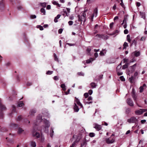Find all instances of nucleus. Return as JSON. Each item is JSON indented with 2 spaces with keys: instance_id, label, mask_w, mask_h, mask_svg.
<instances>
[{
  "instance_id": "obj_18",
  "label": "nucleus",
  "mask_w": 147,
  "mask_h": 147,
  "mask_svg": "<svg viewBox=\"0 0 147 147\" xmlns=\"http://www.w3.org/2000/svg\"><path fill=\"white\" fill-rule=\"evenodd\" d=\"M53 128L52 127H51V128L50 132V136L51 137H53V133H54V131H53Z\"/></svg>"
},
{
  "instance_id": "obj_32",
  "label": "nucleus",
  "mask_w": 147,
  "mask_h": 147,
  "mask_svg": "<svg viewBox=\"0 0 147 147\" xmlns=\"http://www.w3.org/2000/svg\"><path fill=\"white\" fill-rule=\"evenodd\" d=\"M40 11L41 13H43V15H45V10L44 9L41 8L40 9Z\"/></svg>"
},
{
  "instance_id": "obj_43",
  "label": "nucleus",
  "mask_w": 147,
  "mask_h": 147,
  "mask_svg": "<svg viewBox=\"0 0 147 147\" xmlns=\"http://www.w3.org/2000/svg\"><path fill=\"white\" fill-rule=\"evenodd\" d=\"M94 134L93 133H90L89 134V136L91 137H94Z\"/></svg>"
},
{
  "instance_id": "obj_22",
  "label": "nucleus",
  "mask_w": 147,
  "mask_h": 147,
  "mask_svg": "<svg viewBox=\"0 0 147 147\" xmlns=\"http://www.w3.org/2000/svg\"><path fill=\"white\" fill-rule=\"evenodd\" d=\"M94 60V59H93L92 58H90L89 59L86 61V63H89L93 61Z\"/></svg>"
},
{
  "instance_id": "obj_45",
  "label": "nucleus",
  "mask_w": 147,
  "mask_h": 147,
  "mask_svg": "<svg viewBox=\"0 0 147 147\" xmlns=\"http://www.w3.org/2000/svg\"><path fill=\"white\" fill-rule=\"evenodd\" d=\"M140 92H143V86H141L140 87Z\"/></svg>"
},
{
  "instance_id": "obj_33",
  "label": "nucleus",
  "mask_w": 147,
  "mask_h": 147,
  "mask_svg": "<svg viewBox=\"0 0 147 147\" xmlns=\"http://www.w3.org/2000/svg\"><path fill=\"white\" fill-rule=\"evenodd\" d=\"M91 51V49L90 47L88 48L87 49V54L88 55H90V52Z\"/></svg>"
},
{
  "instance_id": "obj_56",
  "label": "nucleus",
  "mask_w": 147,
  "mask_h": 147,
  "mask_svg": "<svg viewBox=\"0 0 147 147\" xmlns=\"http://www.w3.org/2000/svg\"><path fill=\"white\" fill-rule=\"evenodd\" d=\"M51 6L50 5H47V9H51Z\"/></svg>"
},
{
  "instance_id": "obj_9",
  "label": "nucleus",
  "mask_w": 147,
  "mask_h": 147,
  "mask_svg": "<svg viewBox=\"0 0 147 147\" xmlns=\"http://www.w3.org/2000/svg\"><path fill=\"white\" fill-rule=\"evenodd\" d=\"M135 113L136 115H141L143 113L142 109H140L136 110L135 111Z\"/></svg>"
},
{
  "instance_id": "obj_3",
  "label": "nucleus",
  "mask_w": 147,
  "mask_h": 147,
  "mask_svg": "<svg viewBox=\"0 0 147 147\" xmlns=\"http://www.w3.org/2000/svg\"><path fill=\"white\" fill-rule=\"evenodd\" d=\"M81 138V135L78 136L76 135H74L73 136V137L72 138L71 140L72 141L73 139L75 138V140L74 142H75V143L76 144V143H77L79 142Z\"/></svg>"
},
{
  "instance_id": "obj_58",
  "label": "nucleus",
  "mask_w": 147,
  "mask_h": 147,
  "mask_svg": "<svg viewBox=\"0 0 147 147\" xmlns=\"http://www.w3.org/2000/svg\"><path fill=\"white\" fill-rule=\"evenodd\" d=\"M76 144L75 142H74L72 144L71 146H70V147H75V146L76 145Z\"/></svg>"
},
{
  "instance_id": "obj_25",
  "label": "nucleus",
  "mask_w": 147,
  "mask_h": 147,
  "mask_svg": "<svg viewBox=\"0 0 147 147\" xmlns=\"http://www.w3.org/2000/svg\"><path fill=\"white\" fill-rule=\"evenodd\" d=\"M92 88H94L96 87V84L94 82H92L90 84Z\"/></svg>"
},
{
  "instance_id": "obj_52",
  "label": "nucleus",
  "mask_w": 147,
  "mask_h": 147,
  "mask_svg": "<svg viewBox=\"0 0 147 147\" xmlns=\"http://www.w3.org/2000/svg\"><path fill=\"white\" fill-rule=\"evenodd\" d=\"M53 79L55 80H58L59 79V77L57 76H55L54 77Z\"/></svg>"
},
{
  "instance_id": "obj_46",
  "label": "nucleus",
  "mask_w": 147,
  "mask_h": 147,
  "mask_svg": "<svg viewBox=\"0 0 147 147\" xmlns=\"http://www.w3.org/2000/svg\"><path fill=\"white\" fill-rule=\"evenodd\" d=\"M120 78L122 81H124L125 80V79L123 76H121Z\"/></svg>"
},
{
  "instance_id": "obj_5",
  "label": "nucleus",
  "mask_w": 147,
  "mask_h": 147,
  "mask_svg": "<svg viewBox=\"0 0 147 147\" xmlns=\"http://www.w3.org/2000/svg\"><path fill=\"white\" fill-rule=\"evenodd\" d=\"M106 142L108 144H111L113 143L115 141L114 138L110 137L106 138L105 140Z\"/></svg>"
},
{
  "instance_id": "obj_37",
  "label": "nucleus",
  "mask_w": 147,
  "mask_h": 147,
  "mask_svg": "<svg viewBox=\"0 0 147 147\" xmlns=\"http://www.w3.org/2000/svg\"><path fill=\"white\" fill-rule=\"evenodd\" d=\"M128 66V64L127 63H126L125 65H123V66L122 69H125L127 68Z\"/></svg>"
},
{
  "instance_id": "obj_14",
  "label": "nucleus",
  "mask_w": 147,
  "mask_h": 147,
  "mask_svg": "<svg viewBox=\"0 0 147 147\" xmlns=\"http://www.w3.org/2000/svg\"><path fill=\"white\" fill-rule=\"evenodd\" d=\"M107 50L106 49H102L100 52V55L101 56H103L106 54Z\"/></svg>"
},
{
  "instance_id": "obj_39",
  "label": "nucleus",
  "mask_w": 147,
  "mask_h": 147,
  "mask_svg": "<svg viewBox=\"0 0 147 147\" xmlns=\"http://www.w3.org/2000/svg\"><path fill=\"white\" fill-rule=\"evenodd\" d=\"M45 140V138L43 135L41 136L40 138V141L41 142H43Z\"/></svg>"
},
{
  "instance_id": "obj_55",
  "label": "nucleus",
  "mask_w": 147,
  "mask_h": 147,
  "mask_svg": "<svg viewBox=\"0 0 147 147\" xmlns=\"http://www.w3.org/2000/svg\"><path fill=\"white\" fill-rule=\"evenodd\" d=\"M124 32L125 34H127L128 32V30L127 29H125L124 30Z\"/></svg>"
},
{
  "instance_id": "obj_30",
  "label": "nucleus",
  "mask_w": 147,
  "mask_h": 147,
  "mask_svg": "<svg viewBox=\"0 0 147 147\" xmlns=\"http://www.w3.org/2000/svg\"><path fill=\"white\" fill-rule=\"evenodd\" d=\"M121 68V65H119L117 67V71H119Z\"/></svg>"
},
{
  "instance_id": "obj_11",
  "label": "nucleus",
  "mask_w": 147,
  "mask_h": 147,
  "mask_svg": "<svg viewBox=\"0 0 147 147\" xmlns=\"http://www.w3.org/2000/svg\"><path fill=\"white\" fill-rule=\"evenodd\" d=\"M127 18L126 16H125L124 19L123 20V22H124V24L123 25V27L124 28H126L127 27Z\"/></svg>"
},
{
  "instance_id": "obj_63",
  "label": "nucleus",
  "mask_w": 147,
  "mask_h": 147,
  "mask_svg": "<svg viewBox=\"0 0 147 147\" xmlns=\"http://www.w3.org/2000/svg\"><path fill=\"white\" fill-rule=\"evenodd\" d=\"M69 19L71 20H73L74 19V17L73 16H71L69 17Z\"/></svg>"
},
{
  "instance_id": "obj_15",
  "label": "nucleus",
  "mask_w": 147,
  "mask_h": 147,
  "mask_svg": "<svg viewBox=\"0 0 147 147\" xmlns=\"http://www.w3.org/2000/svg\"><path fill=\"white\" fill-rule=\"evenodd\" d=\"M132 54H134L135 56L137 57L140 55V52L138 51H135L132 53Z\"/></svg>"
},
{
  "instance_id": "obj_60",
  "label": "nucleus",
  "mask_w": 147,
  "mask_h": 147,
  "mask_svg": "<svg viewBox=\"0 0 147 147\" xmlns=\"http://www.w3.org/2000/svg\"><path fill=\"white\" fill-rule=\"evenodd\" d=\"M92 90H90L88 91V93L90 95H91L92 93Z\"/></svg>"
},
{
  "instance_id": "obj_41",
  "label": "nucleus",
  "mask_w": 147,
  "mask_h": 147,
  "mask_svg": "<svg viewBox=\"0 0 147 147\" xmlns=\"http://www.w3.org/2000/svg\"><path fill=\"white\" fill-rule=\"evenodd\" d=\"M117 75L119 76H120L123 74L122 72L120 71V70L119 71H117Z\"/></svg>"
},
{
  "instance_id": "obj_49",
  "label": "nucleus",
  "mask_w": 147,
  "mask_h": 147,
  "mask_svg": "<svg viewBox=\"0 0 147 147\" xmlns=\"http://www.w3.org/2000/svg\"><path fill=\"white\" fill-rule=\"evenodd\" d=\"M121 3H120V5L122 7H124V4L123 3V1L122 0H121Z\"/></svg>"
},
{
  "instance_id": "obj_4",
  "label": "nucleus",
  "mask_w": 147,
  "mask_h": 147,
  "mask_svg": "<svg viewBox=\"0 0 147 147\" xmlns=\"http://www.w3.org/2000/svg\"><path fill=\"white\" fill-rule=\"evenodd\" d=\"M132 97L133 98L134 100L135 101V102H136V104L138 106L141 107L138 104V103L137 102V100L138 99L137 98V96L134 93V89H132Z\"/></svg>"
},
{
  "instance_id": "obj_34",
  "label": "nucleus",
  "mask_w": 147,
  "mask_h": 147,
  "mask_svg": "<svg viewBox=\"0 0 147 147\" xmlns=\"http://www.w3.org/2000/svg\"><path fill=\"white\" fill-rule=\"evenodd\" d=\"M129 81L131 83H133V82L134 79L133 78L132 76L129 78Z\"/></svg>"
},
{
  "instance_id": "obj_48",
  "label": "nucleus",
  "mask_w": 147,
  "mask_h": 147,
  "mask_svg": "<svg viewBox=\"0 0 147 147\" xmlns=\"http://www.w3.org/2000/svg\"><path fill=\"white\" fill-rule=\"evenodd\" d=\"M68 24L70 26L72 25L73 24V22L71 21H70L68 22Z\"/></svg>"
},
{
  "instance_id": "obj_51",
  "label": "nucleus",
  "mask_w": 147,
  "mask_h": 147,
  "mask_svg": "<svg viewBox=\"0 0 147 147\" xmlns=\"http://www.w3.org/2000/svg\"><path fill=\"white\" fill-rule=\"evenodd\" d=\"M78 74L80 76H84V74L82 72H79L78 73Z\"/></svg>"
},
{
  "instance_id": "obj_42",
  "label": "nucleus",
  "mask_w": 147,
  "mask_h": 147,
  "mask_svg": "<svg viewBox=\"0 0 147 147\" xmlns=\"http://www.w3.org/2000/svg\"><path fill=\"white\" fill-rule=\"evenodd\" d=\"M3 1L0 2V7H3Z\"/></svg>"
},
{
  "instance_id": "obj_8",
  "label": "nucleus",
  "mask_w": 147,
  "mask_h": 147,
  "mask_svg": "<svg viewBox=\"0 0 147 147\" xmlns=\"http://www.w3.org/2000/svg\"><path fill=\"white\" fill-rule=\"evenodd\" d=\"M96 36L99 38H101L102 39L106 40L108 39L109 37L107 35L102 34H98Z\"/></svg>"
},
{
  "instance_id": "obj_26",
  "label": "nucleus",
  "mask_w": 147,
  "mask_h": 147,
  "mask_svg": "<svg viewBox=\"0 0 147 147\" xmlns=\"http://www.w3.org/2000/svg\"><path fill=\"white\" fill-rule=\"evenodd\" d=\"M24 105V103L22 102H20L18 103V107H22Z\"/></svg>"
},
{
  "instance_id": "obj_28",
  "label": "nucleus",
  "mask_w": 147,
  "mask_h": 147,
  "mask_svg": "<svg viewBox=\"0 0 147 147\" xmlns=\"http://www.w3.org/2000/svg\"><path fill=\"white\" fill-rule=\"evenodd\" d=\"M61 87L62 88L63 90L65 91L66 90L65 85L64 84H61Z\"/></svg>"
},
{
  "instance_id": "obj_38",
  "label": "nucleus",
  "mask_w": 147,
  "mask_h": 147,
  "mask_svg": "<svg viewBox=\"0 0 147 147\" xmlns=\"http://www.w3.org/2000/svg\"><path fill=\"white\" fill-rule=\"evenodd\" d=\"M30 18L31 19H34L36 18V16L35 15H31L30 16Z\"/></svg>"
},
{
  "instance_id": "obj_47",
  "label": "nucleus",
  "mask_w": 147,
  "mask_h": 147,
  "mask_svg": "<svg viewBox=\"0 0 147 147\" xmlns=\"http://www.w3.org/2000/svg\"><path fill=\"white\" fill-rule=\"evenodd\" d=\"M138 75V73L137 72H136L134 74V77L136 78Z\"/></svg>"
},
{
  "instance_id": "obj_54",
  "label": "nucleus",
  "mask_w": 147,
  "mask_h": 147,
  "mask_svg": "<svg viewBox=\"0 0 147 147\" xmlns=\"http://www.w3.org/2000/svg\"><path fill=\"white\" fill-rule=\"evenodd\" d=\"M113 24H114V23L113 22H112L110 24L109 26H110V28H112V27L113 26Z\"/></svg>"
},
{
  "instance_id": "obj_44",
  "label": "nucleus",
  "mask_w": 147,
  "mask_h": 147,
  "mask_svg": "<svg viewBox=\"0 0 147 147\" xmlns=\"http://www.w3.org/2000/svg\"><path fill=\"white\" fill-rule=\"evenodd\" d=\"M84 102H85V104H89L92 103V101L88 102V101H85Z\"/></svg>"
},
{
  "instance_id": "obj_10",
  "label": "nucleus",
  "mask_w": 147,
  "mask_h": 147,
  "mask_svg": "<svg viewBox=\"0 0 147 147\" xmlns=\"http://www.w3.org/2000/svg\"><path fill=\"white\" fill-rule=\"evenodd\" d=\"M127 104L131 106H133L134 104L130 98H128L127 100Z\"/></svg>"
},
{
  "instance_id": "obj_17",
  "label": "nucleus",
  "mask_w": 147,
  "mask_h": 147,
  "mask_svg": "<svg viewBox=\"0 0 147 147\" xmlns=\"http://www.w3.org/2000/svg\"><path fill=\"white\" fill-rule=\"evenodd\" d=\"M136 64H134V65L131 66L130 67V69L131 70V71L132 72L134 71L136 68Z\"/></svg>"
},
{
  "instance_id": "obj_27",
  "label": "nucleus",
  "mask_w": 147,
  "mask_h": 147,
  "mask_svg": "<svg viewBox=\"0 0 147 147\" xmlns=\"http://www.w3.org/2000/svg\"><path fill=\"white\" fill-rule=\"evenodd\" d=\"M53 55L55 60V61L58 62L59 59L57 57V56L56 55L55 53H54Z\"/></svg>"
},
{
  "instance_id": "obj_20",
  "label": "nucleus",
  "mask_w": 147,
  "mask_h": 147,
  "mask_svg": "<svg viewBox=\"0 0 147 147\" xmlns=\"http://www.w3.org/2000/svg\"><path fill=\"white\" fill-rule=\"evenodd\" d=\"M24 131V130L22 128L19 127L18 129V134H21Z\"/></svg>"
},
{
  "instance_id": "obj_7",
  "label": "nucleus",
  "mask_w": 147,
  "mask_h": 147,
  "mask_svg": "<svg viewBox=\"0 0 147 147\" xmlns=\"http://www.w3.org/2000/svg\"><path fill=\"white\" fill-rule=\"evenodd\" d=\"M93 125L94 127L98 131L100 130L102 128V126L101 125H98L97 123H94L93 124Z\"/></svg>"
},
{
  "instance_id": "obj_36",
  "label": "nucleus",
  "mask_w": 147,
  "mask_h": 147,
  "mask_svg": "<svg viewBox=\"0 0 147 147\" xmlns=\"http://www.w3.org/2000/svg\"><path fill=\"white\" fill-rule=\"evenodd\" d=\"M37 27L39 29L41 30H43V27L42 26H41L40 25H38L37 26Z\"/></svg>"
},
{
  "instance_id": "obj_40",
  "label": "nucleus",
  "mask_w": 147,
  "mask_h": 147,
  "mask_svg": "<svg viewBox=\"0 0 147 147\" xmlns=\"http://www.w3.org/2000/svg\"><path fill=\"white\" fill-rule=\"evenodd\" d=\"M53 71H48L46 73V74L47 75H51L52 74Z\"/></svg>"
},
{
  "instance_id": "obj_59",
  "label": "nucleus",
  "mask_w": 147,
  "mask_h": 147,
  "mask_svg": "<svg viewBox=\"0 0 147 147\" xmlns=\"http://www.w3.org/2000/svg\"><path fill=\"white\" fill-rule=\"evenodd\" d=\"M146 38L145 37L142 36L140 39L141 40L144 41L145 40Z\"/></svg>"
},
{
  "instance_id": "obj_29",
  "label": "nucleus",
  "mask_w": 147,
  "mask_h": 147,
  "mask_svg": "<svg viewBox=\"0 0 147 147\" xmlns=\"http://www.w3.org/2000/svg\"><path fill=\"white\" fill-rule=\"evenodd\" d=\"M128 46V44L126 42H125L123 45V49H124L126 48Z\"/></svg>"
},
{
  "instance_id": "obj_16",
  "label": "nucleus",
  "mask_w": 147,
  "mask_h": 147,
  "mask_svg": "<svg viewBox=\"0 0 147 147\" xmlns=\"http://www.w3.org/2000/svg\"><path fill=\"white\" fill-rule=\"evenodd\" d=\"M85 14H84V13H83L82 15L81 16V19L80 18H79V20H80V21H84L85 20Z\"/></svg>"
},
{
  "instance_id": "obj_62",
  "label": "nucleus",
  "mask_w": 147,
  "mask_h": 147,
  "mask_svg": "<svg viewBox=\"0 0 147 147\" xmlns=\"http://www.w3.org/2000/svg\"><path fill=\"white\" fill-rule=\"evenodd\" d=\"M88 101H90L92 100V98L91 96H89L88 97Z\"/></svg>"
},
{
  "instance_id": "obj_13",
  "label": "nucleus",
  "mask_w": 147,
  "mask_h": 147,
  "mask_svg": "<svg viewBox=\"0 0 147 147\" xmlns=\"http://www.w3.org/2000/svg\"><path fill=\"white\" fill-rule=\"evenodd\" d=\"M32 136L36 138H38L40 137V134L39 133L37 132H33L32 133Z\"/></svg>"
},
{
  "instance_id": "obj_57",
  "label": "nucleus",
  "mask_w": 147,
  "mask_h": 147,
  "mask_svg": "<svg viewBox=\"0 0 147 147\" xmlns=\"http://www.w3.org/2000/svg\"><path fill=\"white\" fill-rule=\"evenodd\" d=\"M146 122V120L145 119L142 120L141 121V122L142 124Z\"/></svg>"
},
{
  "instance_id": "obj_1",
  "label": "nucleus",
  "mask_w": 147,
  "mask_h": 147,
  "mask_svg": "<svg viewBox=\"0 0 147 147\" xmlns=\"http://www.w3.org/2000/svg\"><path fill=\"white\" fill-rule=\"evenodd\" d=\"M42 115L40 114L37 117L36 120L34 122L35 125H37L41 121H43V125L41 128H38L37 130L41 131L43 130L44 132L48 133L49 132V127L50 126V123L49 121L45 119H42Z\"/></svg>"
},
{
  "instance_id": "obj_64",
  "label": "nucleus",
  "mask_w": 147,
  "mask_h": 147,
  "mask_svg": "<svg viewBox=\"0 0 147 147\" xmlns=\"http://www.w3.org/2000/svg\"><path fill=\"white\" fill-rule=\"evenodd\" d=\"M136 4L138 7H139L140 5V3L139 2H137L136 3Z\"/></svg>"
},
{
  "instance_id": "obj_61",
  "label": "nucleus",
  "mask_w": 147,
  "mask_h": 147,
  "mask_svg": "<svg viewBox=\"0 0 147 147\" xmlns=\"http://www.w3.org/2000/svg\"><path fill=\"white\" fill-rule=\"evenodd\" d=\"M94 56L95 58H97L98 56V53H95L94 54Z\"/></svg>"
},
{
  "instance_id": "obj_19",
  "label": "nucleus",
  "mask_w": 147,
  "mask_h": 147,
  "mask_svg": "<svg viewBox=\"0 0 147 147\" xmlns=\"http://www.w3.org/2000/svg\"><path fill=\"white\" fill-rule=\"evenodd\" d=\"M30 146L31 147H36V142L34 141H31L30 142Z\"/></svg>"
},
{
  "instance_id": "obj_50",
  "label": "nucleus",
  "mask_w": 147,
  "mask_h": 147,
  "mask_svg": "<svg viewBox=\"0 0 147 147\" xmlns=\"http://www.w3.org/2000/svg\"><path fill=\"white\" fill-rule=\"evenodd\" d=\"M63 31V29H61V28L59 30L58 33L59 34H61L62 33Z\"/></svg>"
},
{
  "instance_id": "obj_35",
  "label": "nucleus",
  "mask_w": 147,
  "mask_h": 147,
  "mask_svg": "<svg viewBox=\"0 0 147 147\" xmlns=\"http://www.w3.org/2000/svg\"><path fill=\"white\" fill-rule=\"evenodd\" d=\"M40 4L42 6L44 7H45L46 6L47 3H40Z\"/></svg>"
},
{
  "instance_id": "obj_2",
  "label": "nucleus",
  "mask_w": 147,
  "mask_h": 147,
  "mask_svg": "<svg viewBox=\"0 0 147 147\" xmlns=\"http://www.w3.org/2000/svg\"><path fill=\"white\" fill-rule=\"evenodd\" d=\"M74 111L78 112V111L79 109L77 105H78L79 106H80L82 107V105L79 101V100L75 97V99L74 100Z\"/></svg>"
},
{
  "instance_id": "obj_12",
  "label": "nucleus",
  "mask_w": 147,
  "mask_h": 147,
  "mask_svg": "<svg viewBox=\"0 0 147 147\" xmlns=\"http://www.w3.org/2000/svg\"><path fill=\"white\" fill-rule=\"evenodd\" d=\"M36 111L35 109H32L31 110L29 113V115H28V116H33L34 115V114L36 112Z\"/></svg>"
},
{
  "instance_id": "obj_21",
  "label": "nucleus",
  "mask_w": 147,
  "mask_h": 147,
  "mask_svg": "<svg viewBox=\"0 0 147 147\" xmlns=\"http://www.w3.org/2000/svg\"><path fill=\"white\" fill-rule=\"evenodd\" d=\"M86 140H84L81 143V146L86 147Z\"/></svg>"
},
{
  "instance_id": "obj_6",
  "label": "nucleus",
  "mask_w": 147,
  "mask_h": 147,
  "mask_svg": "<svg viewBox=\"0 0 147 147\" xmlns=\"http://www.w3.org/2000/svg\"><path fill=\"white\" fill-rule=\"evenodd\" d=\"M137 121L136 119L134 117H131L127 119V121L130 123H135Z\"/></svg>"
},
{
  "instance_id": "obj_23",
  "label": "nucleus",
  "mask_w": 147,
  "mask_h": 147,
  "mask_svg": "<svg viewBox=\"0 0 147 147\" xmlns=\"http://www.w3.org/2000/svg\"><path fill=\"white\" fill-rule=\"evenodd\" d=\"M97 8L95 9L94 10V13L92 15L94 17H96L97 16Z\"/></svg>"
},
{
  "instance_id": "obj_24",
  "label": "nucleus",
  "mask_w": 147,
  "mask_h": 147,
  "mask_svg": "<svg viewBox=\"0 0 147 147\" xmlns=\"http://www.w3.org/2000/svg\"><path fill=\"white\" fill-rule=\"evenodd\" d=\"M52 3L54 5H57L58 6L60 7V5L57 2L55 1H52Z\"/></svg>"
},
{
  "instance_id": "obj_31",
  "label": "nucleus",
  "mask_w": 147,
  "mask_h": 147,
  "mask_svg": "<svg viewBox=\"0 0 147 147\" xmlns=\"http://www.w3.org/2000/svg\"><path fill=\"white\" fill-rule=\"evenodd\" d=\"M127 41L128 42H130L131 41V40L130 38V36L129 35H127Z\"/></svg>"
},
{
  "instance_id": "obj_53",
  "label": "nucleus",
  "mask_w": 147,
  "mask_h": 147,
  "mask_svg": "<svg viewBox=\"0 0 147 147\" xmlns=\"http://www.w3.org/2000/svg\"><path fill=\"white\" fill-rule=\"evenodd\" d=\"M88 96V94L87 93H86L84 94V96L86 98H87Z\"/></svg>"
}]
</instances>
